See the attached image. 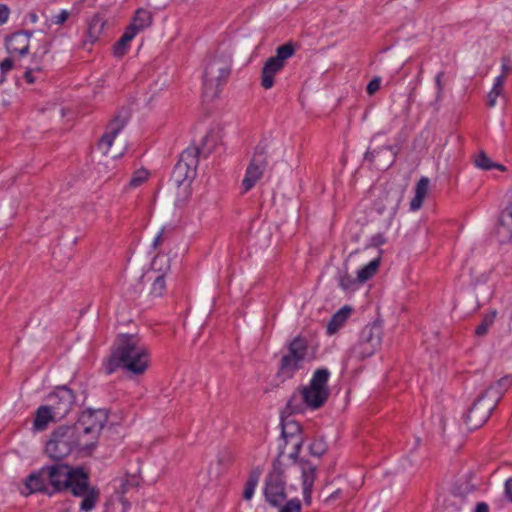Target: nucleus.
<instances>
[{
    "label": "nucleus",
    "instance_id": "f257e3e1",
    "mask_svg": "<svg viewBox=\"0 0 512 512\" xmlns=\"http://www.w3.org/2000/svg\"><path fill=\"white\" fill-rule=\"evenodd\" d=\"M50 487L49 496L70 489L74 496L82 497L80 510H93L99 500V490L89 485L88 473L82 467L67 464L46 465L45 471Z\"/></svg>",
    "mask_w": 512,
    "mask_h": 512
},
{
    "label": "nucleus",
    "instance_id": "f03ea898",
    "mask_svg": "<svg viewBox=\"0 0 512 512\" xmlns=\"http://www.w3.org/2000/svg\"><path fill=\"white\" fill-rule=\"evenodd\" d=\"M329 377L330 371L327 368L315 370L309 384L299 388L289 398L286 405L289 413H303L307 408L316 410L322 407L330 395Z\"/></svg>",
    "mask_w": 512,
    "mask_h": 512
},
{
    "label": "nucleus",
    "instance_id": "7ed1b4c3",
    "mask_svg": "<svg viewBox=\"0 0 512 512\" xmlns=\"http://www.w3.org/2000/svg\"><path fill=\"white\" fill-rule=\"evenodd\" d=\"M111 362L135 375L143 374L150 362L147 348L133 335L119 337Z\"/></svg>",
    "mask_w": 512,
    "mask_h": 512
},
{
    "label": "nucleus",
    "instance_id": "20e7f679",
    "mask_svg": "<svg viewBox=\"0 0 512 512\" xmlns=\"http://www.w3.org/2000/svg\"><path fill=\"white\" fill-rule=\"evenodd\" d=\"M215 144L216 139L213 131H207L205 135L201 136L199 145L188 147L181 153L172 173V179L176 185L180 186L185 182H191L195 178L200 151L209 153L213 150Z\"/></svg>",
    "mask_w": 512,
    "mask_h": 512
},
{
    "label": "nucleus",
    "instance_id": "39448f33",
    "mask_svg": "<svg viewBox=\"0 0 512 512\" xmlns=\"http://www.w3.org/2000/svg\"><path fill=\"white\" fill-rule=\"evenodd\" d=\"M91 450L74 426H61L54 430L46 443L45 452L53 460L60 461L69 455Z\"/></svg>",
    "mask_w": 512,
    "mask_h": 512
},
{
    "label": "nucleus",
    "instance_id": "423d86ee",
    "mask_svg": "<svg viewBox=\"0 0 512 512\" xmlns=\"http://www.w3.org/2000/svg\"><path fill=\"white\" fill-rule=\"evenodd\" d=\"M231 53L227 50L217 51L206 61L203 73L204 95L208 98L218 96L219 87L231 73Z\"/></svg>",
    "mask_w": 512,
    "mask_h": 512
},
{
    "label": "nucleus",
    "instance_id": "0eeeda50",
    "mask_svg": "<svg viewBox=\"0 0 512 512\" xmlns=\"http://www.w3.org/2000/svg\"><path fill=\"white\" fill-rule=\"evenodd\" d=\"M313 358L314 354L310 352L307 339L298 335L288 342L287 352L282 355L279 362L278 375L291 379L297 371L303 369L306 362Z\"/></svg>",
    "mask_w": 512,
    "mask_h": 512
},
{
    "label": "nucleus",
    "instance_id": "6e6552de",
    "mask_svg": "<svg viewBox=\"0 0 512 512\" xmlns=\"http://www.w3.org/2000/svg\"><path fill=\"white\" fill-rule=\"evenodd\" d=\"M108 420L107 412L103 409L83 411L78 421L73 425L79 435L92 449L100 435L101 430Z\"/></svg>",
    "mask_w": 512,
    "mask_h": 512
},
{
    "label": "nucleus",
    "instance_id": "1a4fd4ad",
    "mask_svg": "<svg viewBox=\"0 0 512 512\" xmlns=\"http://www.w3.org/2000/svg\"><path fill=\"white\" fill-rule=\"evenodd\" d=\"M295 51V45L288 42L279 46L276 54L266 60L261 72V85L264 89L273 87L275 75L285 67L287 60L295 54Z\"/></svg>",
    "mask_w": 512,
    "mask_h": 512
},
{
    "label": "nucleus",
    "instance_id": "9d476101",
    "mask_svg": "<svg viewBox=\"0 0 512 512\" xmlns=\"http://www.w3.org/2000/svg\"><path fill=\"white\" fill-rule=\"evenodd\" d=\"M382 328L379 324L366 325L360 332L359 340L352 348V354L357 359L371 357L380 348L382 343Z\"/></svg>",
    "mask_w": 512,
    "mask_h": 512
},
{
    "label": "nucleus",
    "instance_id": "9b49d317",
    "mask_svg": "<svg viewBox=\"0 0 512 512\" xmlns=\"http://www.w3.org/2000/svg\"><path fill=\"white\" fill-rule=\"evenodd\" d=\"M266 146H257L242 181L243 192L251 190L262 177L267 165Z\"/></svg>",
    "mask_w": 512,
    "mask_h": 512
},
{
    "label": "nucleus",
    "instance_id": "f8f14e48",
    "mask_svg": "<svg viewBox=\"0 0 512 512\" xmlns=\"http://www.w3.org/2000/svg\"><path fill=\"white\" fill-rule=\"evenodd\" d=\"M496 408L494 401L481 394L465 415L464 421L469 430L481 427L490 417L491 412Z\"/></svg>",
    "mask_w": 512,
    "mask_h": 512
},
{
    "label": "nucleus",
    "instance_id": "ddd939ff",
    "mask_svg": "<svg viewBox=\"0 0 512 512\" xmlns=\"http://www.w3.org/2000/svg\"><path fill=\"white\" fill-rule=\"evenodd\" d=\"M47 405L57 418H65L75 405V396L66 386L58 387L47 397Z\"/></svg>",
    "mask_w": 512,
    "mask_h": 512
},
{
    "label": "nucleus",
    "instance_id": "4468645a",
    "mask_svg": "<svg viewBox=\"0 0 512 512\" xmlns=\"http://www.w3.org/2000/svg\"><path fill=\"white\" fill-rule=\"evenodd\" d=\"M264 494L272 506H280L286 499L285 481L280 469L274 468L267 476Z\"/></svg>",
    "mask_w": 512,
    "mask_h": 512
},
{
    "label": "nucleus",
    "instance_id": "2eb2a0df",
    "mask_svg": "<svg viewBox=\"0 0 512 512\" xmlns=\"http://www.w3.org/2000/svg\"><path fill=\"white\" fill-rule=\"evenodd\" d=\"M396 149L392 146H385L379 149H372L366 153V160H369L376 169L386 170L394 162Z\"/></svg>",
    "mask_w": 512,
    "mask_h": 512
},
{
    "label": "nucleus",
    "instance_id": "dca6fc26",
    "mask_svg": "<svg viewBox=\"0 0 512 512\" xmlns=\"http://www.w3.org/2000/svg\"><path fill=\"white\" fill-rule=\"evenodd\" d=\"M302 476L303 499L306 505L312 502V491L316 478V466L309 463L307 460H299Z\"/></svg>",
    "mask_w": 512,
    "mask_h": 512
},
{
    "label": "nucleus",
    "instance_id": "f3484780",
    "mask_svg": "<svg viewBox=\"0 0 512 512\" xmlns=\"http://www.w3.org/2000/svg\"><path fill=\"white\" fill-rule=\"evenodd\" d=\"M31 33L16 32L6 40V49L12 56L20 57L27 55Z\"/></svg>",
    "mask_w": 512,
    "mask_h": 512
},
{
    "label": "nucleus",
    "instance_id": "a211bd4d",
    "mask_svg": "<svg viewBox=\"0 0 512 512\" xmlns=\"http://www.w3.org/2000/svg\"><path fill=\"white\" fill-rule=\"evenodd\" d=\"M282 436L286 439L287 442H292L294 450L290 453V457L297 459L303 444L300 425L294 421L284 423L282 425Z\"/></svg>",
    "mask_w": 512,
    "mask_h": 512
},
{
    "label": "nucleus",
    "instance_id": "6ab92c4d",
    "mask_svg": "<svg viewBox=\"0 0 512 512\" xmlns=\"http://www.w3.org/2000/svg\"><path fill=\"white\" fill-rule=\"evenodd\" d=\"M45 466L39 469L36 472L31 473L25 481L26 489H28L29 493H45L48 495L50 492V487L48 483V477H46Z\"/></svg>",
    "mask_w": 512,
    "mask_h": 512
},
{
    "label": "nucleus",
    "instance_id": "aec40b11",
    "mask_svg": "<svg viewBox=\"0 0 512 512\" xmlns=\"http://www.w3.org/2000/svg\"><path fill=\"white\" fill-rule=\"evenodd\" d=\"M153 22V15L149 10L139 8L136 10L131 24L128 26L130 30L138 34L144 29L149 28Z\"/></svg>",
    "mask_w": 512,
    "mask_h": 512
},
{
    "label": "nucleus",
    "instance_id": "412c9836",
    "mask_svg": "<svg viewBox=\"0 0 512 512\" xmlns=\"http://www.w3.org/2000/svg\"><path fill=\"white\" fill-rule=\"evenodd\" d=\"M511 383L512 379L509 376L502 377L495 384L488 387V389L482 394L485 395L489 401H494V404L497 406Z\"/></svg>",
    "mask_w": 512,
    "mask_h": 512
},
{
    "label": "nucleus",
    "instance_id": "4be33fe9",
    "mask_svg": "<svg viewBox=\"0 0 512 512\" xmlns=\"http://www.w3.org/2000/svg\"><path fill=\"white\" fill-rule=\"evenodd\" d=\"M60 421L59 418L52 412L50 407L46 405L40 406L35 413L34 429L37 431H43L47 428L50 422Z\"/></svg>",
    "mask_w": 512,
    "mask_h": 512
},
{
    "label": "nucleus",
    "instance_id": "5701e85b",
    "mask_svg": "<svg viewBox=\"0 0 512 512\" xmlns=\"http://www.w3.org/2000/svg\"><path fill=\"white\" fill-rule=\"evenodd\" d=\"M430 180L427 177H421L415 186V195L410 202V209L412 211L419 210L423 201L428 193Z\"/></svg>",
    "mask_w": 512,
    "mask_h": 512
},
{
    "label": "nucleus",
    "instance_id": "b1692460",
    "mask_svg": "<svg viewBox=\"0 0 512 512\" xmlns=\"http://www.w3.org/2000/svg\"><path fill=\"white\" fill-rule=\"evenodd\" d=\"M352 309L348 306L342 307L338 312H336L327 325V333L332 335L336 333L347 321L350 316Z\"/></svg>",
    "mask_w": 512,
    "mask_h": 512
},
{
    "label": "nucleus",
    "instance_id": "393cba45",
    "mask_svg": "<svg viewBox=\"0 0 512 512\" xmlns=\"http://www.w3.org/2000/svg\"><path fill=\"white\" fill-rule=\"evenodd\" d=\"M381 261V250L378 251V255L372 259L367 265L363 266L357 272L358 282L361 284L371 279L377 272Z\"/></svg>",
    "mask_w": 512,
    "mask_h": 512
},
{
    "label": "nucleus",
    "instance_id": "a878e982",
    "mask_svg": "<svg viewBox=\"0 0 512 512\" xmlns=\"http://www.w3.org/2000/svg\"><path fill=\"white\" fill-rule=\"evenodd\" d=\"M136 35H137L136 33H134L132 30H130L127 27L124 34L121 36V38L116 42V44L113 47L114 56L117 58L123 57L127 53L128 49L130 47V42L134 39V37Z\"/></svg>",
    "mask_w": 512,
    "mask_h": 512
},
{
    "label": "nucleus",
    "instance_id": "bb28decb",
    "mask_svg": "<svg viewBox=\"0 0 512 512\" xmlns=\"http://www.w3.org/2000/svg\"><path fill=\"white\" fill-rule=\"evenodd\" d=\"M338 285L344 291H354L357 289L358 285L361 283L358 282V277L353 278L347 271V269L339 270L337 275Z\"/></svg>",
    "mask_w": 512,
    "mask_h": 512
},
{
    "label": "nucleus",
    "instance_id": "cd10ccee",
    "mask_svg": "<svg viewBox=\"0 0 512 512\" xmlns=\"http://www.w3.org/2000/svg\"><path fill=\"white\" fill-rule=\"evenodd\" d=\"M496 316L497 311L495 309L485 314L482 318L481 323L475 329V335H477L478 337L485 336L488 333L490 327L493 326Z\"/></svg>",
    "mask_w": 512,
    "mask_h": 512
},
{
    "label": "nucleus",
    "instance_id": "c85d7f7f",
    "mask_svg": "<svg viewBox=\"0 0 512 512\" xmlns=\"http://www.w3.org/2000/svg\"><path fill=\"white\" fill-rule=\"evenodd\" d=\"M403 196V191L401 189L392 190L386 192L385 194V203L383 204V209H387L390 211H396L399 207Z\"/></svg>",
    "mask_w": 512,
    "mask_h": 512
},
{
    "label": "nucleus",
    "instance_id": "c756f323",
    "mask_svg": "<svg viewBox=\"0 0 512 512\" xmlns=\"http://www.w3.org/2000/svg\"><path fill=\"white\" fill-rule=\"evenodd\" d=\"M119 131L120 130H110L101 136L98 141V148L103 154H107L110 151L114 141L118 137Z\"/></svg>",
    "mask_w": 512,
    "mask_h": 512
},
{
    "label": "nucleus",
    "instance_id": "7c9ffc66",
    "mask_svg": "<svg viewBox=\"0 0 512 512\" xmlns=\"http://www.w3.org/2000/svg\"><path fill=\"white\" fill-rule=\"evenodd\" d=\"M131 116L130 109L128 108H121L119 109L116 114L113 116V118L110 120L109 126L110 128H123L125 125L128 124V120Z\"/></svg>",
    "mask_w": 512,
    "mask_h": 512
},
{
    "label": "nucleus",
    "instance_id": "2f4dec72",
    "mask_svg": "<svg viewBox=\"0 0 512 512\" xmlns=\"http://www.w3.org/2000/svg\"><path fill=\"white\" fill-rule=\"evenodd\" d=\"M140 483V477L137 474H126L120 480V485L117 488L118 492L123 494L129 492L130 490L136 488Z\"/></svg>",
    "mask_w": 512,
    "mask_h": 512
},
{
    "label": "nucleus",
    "instance_id": "473e14b6",
    "mask_svg": "<svg viewBox=\"0 0 512 512\" xmlns=\"http://www.w3.org/2000/svg\"><path fill=\"white\" fill-rule=\"evenodd\" d=\"M475 165L482 170H491L493 168L501 171L505 170V167L501 164L494 163L484 152H480L474 161Z\"/></svg>",
    "mask_w": 512,
    "mask_h": 512
},
{
    "label": "nucleus",
    "instance_id": "72a5a7b5",
    "mask_svg": "<svg viewBox=\"0 0 512 512\" xmlns=\"http://www.w3.org/2000/svg\"><path fill=\"white\" fill-rule=\"evenodd\" d=\"M259 481V474L256 472H252L249 475V478L247 482L245 483L244 491H243V498L245 500H251L253 497V494L255 492V488Z\"/></svg>",
    "mask_w": 512,
    "mask_h": 512
},
{
    "label": "nucleus",
    "instance_id": "f704fd0d",
    "mask_svg": "<svg viewBox=\"0 0 512 512\" xmlns=\"http://www.w3.org/2000/svg\"><path fill=\"white\" fill-rule=\"evenodd\" d=\"M166 291V281L164 277V273L158 274L155 276L152 286H151V295L154 297H161L164 295Z\"/></svg>",
    "mask_w": 512,
    "mask_h": 512
},
{
    "label": "nucleus",
    "instance_id": "c9c22d12",
    "mask_svg": "<svg viewBox=\"0 0 512 512\" xmlns=\"http://www.w3.org/2000/svg\"><path fill=\"white\" fill-rule=\"evenodd\" d=\"M444 75H445V72L444 71H440L435 76L436 93H435L434 100L432 102H430V104L432 106H434V107H437L439 105V103L441 102L442 97H443V92H444L443 78H444Z\"/></svg>",
    "mask_w": 512,
    "mask_h": 512
},
{
    "label": "nucleus",
    "instance_id": "e433bc0d",
    "mask_svg": "<svg viewBox=\"0 0 512 512\" xmlns=\"http://www.w3.org/2000/svg\"><path fill=\"white\" fill-rule=\"evenodd\" d=\"M310 454L315 457H321L327 451V445L323 439H315L309 446Z\"/></svg>",
    "mask_w": 512,
    "mask_h": 512
},
{
    "label": "nucleus",
    "instance_id": "4c0bfd02",
    "mask_svg": "<svg viewBox=\"0 0 512 512\" xmlns=\"http://www.w3.org/2000/svg\"><path fill=\"white\" fill-rule=\"evenodd\" d=\"M103 27V23L99 19H93L89 24L88 37L89 41L93 43L98 38V35Z\"/></svg>",
    "mask_w": 512,
    "mask_h": 512
},
{
    "label": "nucleus",
    "instance_id": "58836bf2",
    "mask_svg": "<svg viewBox=\"0 0 512 512\" xmlns=\"http://www.w3.org/2000/svg\"><path fill=\"white\" fill-rule=\"evenodd\" d=\"M280 512H301V504L298 499L288 501L280 510Z\"/></svg>",
    "mask_w": 512,
    "mask_h": 512
},
{
    "label": "nucleus",
    "instance_id": "ea45409f",
    "mask_svg": "<svg viewBox=\"0 0 512 512\" xmlns=\"http://www.w3.org/2000/svg\"><path fill=\"white\" fill-rule=\"evenodd\" d=\"M147 179L146 171H138L130 180V186L137 187Z\"/></svg>",
    "mask_w": 512,
    "mask_h": 512
},
{
    "label": "nucleus",
    "instance_id": "a19ab883",
    "mask_svg": "<svg viewBox=\"0 0 512 512\" xmlns=\"http://www.w3.org/2000/svg\"><path fill=\"white\" fill-rule=\"evenodd\" d=\"M380 86H381V79L379 77L373 78L367 85V88H366L367 93L369 95H373L380 89Z\"/></svg>",
    "mask_w": 512,
    "mask_h": 512
},
{
    "label": "nucleus",
    "instance_id": "79ce46f5",
    "mask_svg": "<svg viewBox=\"0 0 512 512\" xmlns=\"http://www.w3.org/2000/svg\"><path fill=\"white\" fill-rule=\"evenodd\" d=\"M13 67V60L12 58H5L3 61L0 62V70L2 75L10 71ZM4 81V76L1 77L0 82Z\"/></svg>",
    "mask_w": 512,
    "mask_h": 512
},
{
    "label": "nucleus",
    "instance_id": "37998d69",
    "mask_svg": "<svg viewBox=\"0 0 512 512\" xmlns=\"http://www.w3.org/2000/svg\"><path fill=\"white\" fill-rule=\"evenodd\" d=\"M69 16H70V13L67 10H61L60 13L53 16L52 21L55 24L62 25L67 21Z\"/></svg>",
    "mask_w": 512,
    "mask_h": 512
},
{
    "label": "nucleus",
    "instance_id": "c03bdc74",
    "mask_svg": "<svg viewBox=\"0 0 512 512\" xmlns=\"http://www.w3.org/2000/svg\"><path fill=\"white\" fill-rule=\"evenodd\" d=\"M10 16V9L6 4H0V26L4 25Z\"/></svg>",
    "mask_w": 512,
    "mask_h": 512
},
{
    "label": "nucleus",
    "instance_id": "a18cd8bd",
    "mask_svg": "<svg viewBox=\"0 0 512 512\" xmlns=\"http://www.w3.org/2000/svg\"><path fill=\"white\" fill-rule=\"evenodd\" d=\"M385 242H386L385 236L383 234H381V233H378V234L372 236L371 241H370V245L372 247H380Z\"/></svg>",
    "mask_w": 512,
    "mask_h": 512
},
{
    "label": "nucleus",
    "instance_id": "49530a36",
    "mask_svg": "<svg viewBox=\"0 0 512 512\" xmlns=\"http://www.w3.org/2000/svg\"><path fill=\"white\" fill-rule=\"evenodd\" d=\"M34 71H41L39 66H35L34 68H28L25 71L24 78L29 84H33L35 82V78L33 77Z\"/></svg>",
    "mask_w": 512,
    "mask_h": 512
},
{
    "label": "nucleus",
    "instance_id": "de8ad7c7",
    "mask_svg": "<svg viewBox=\"0 0 512 512\" xmlns=\"http://www.w3.org/2000/svg\"><path fill=\"white\" fill-rule=\"evenodd\" d=\"M504 81H505V74H501L498 77H496L492 90L501 93L502 89H503Z\"/></svg>",
    "mask_w": 512,
    "mask_h": 512
},
{
    "label": "nucleus",
    "instance_id": "09e8293b",
    "mask_svg": "<svg viewBox=\"0 0 512 512\" xmlns=\"http://www.w3.org/2000/svg\"><path fill=\"white\" fill-rule=\"evenodd\" d=\"M163 261H165V263H166V270H168V269L170 268L168 259H167L165 256H160V255H157V256L153 259V261H152V268H153L154 270H156V269H157V267H158V264H159V263H161V262H163Z\"/></svg>",
    "mask_w": 512,
    "mask_h": 512
},
{
    "label": "nucleus",
    "instance_id": "8fccbe9b",
    "mask_svg": "<svg viewBox=\"0 0 512 512\" xmlns=\"http://www.w3.org/2000/svg\"><path fill=\"white\" fill-rule=\"evenodd\" d=\"M501 93L497 92V91H494V90H491L488 94V105L490 107H493L495 106L496 104V100H497V97L500 95Z\"/></svg>",
    "mask_w": 512,
    "mask_h": 512
},
{
    "label": "nucleus",
    "instance_id": "3c124183",
    "mask_svg": "<svg viewBox=\"0 0 512 512\" xmlns=\"http://www.w3.org/2000/svg\"><path fill=\"white\" fill-rule=\"evenodd\" d=\"M163 235H164V230L162 229L153 240L152 247L154 249H157L162 244Z\"/></svg>",
    "mask_w": 512,
    "mask_h": 512
},
{
    "label": "nucleus",
    "instance_id": "603ef678",
    "mask_svg": "<svg viewBox=\"0 0 512 512\" xmlns=\"http://www.w3.org/2000/svg\"><path fill=\"white\" fill-rule=\"evenodd\" d=\"M505 493L508 499L512 501V478L508 479L505 483Z\"/></svg>",
    "mask_w": 512,
    "mask_h": 512
},
{
    "label": "nucleus",
    "instance_id": "864d4df0",
    "mask_svg": "<svg viewBox=\"0 0 512 512\" xmlns=\"http://www.w3.org/2000/svg\"><path fill=\"white\" fill-rule=\"evenodd\" d=\"M475 512H489V507L486 503L479 502L476 505Z\"/></svg>",
    "mask_w": 512,
    "mask_h": 512
},
{
    "label": "nucleus",
    "instance_id": "5fc2aeb1",
    "mask_svg": "<svg viewBox=\"0 0 512 512\" xmlns=\"http://www.w3.org/2000/svg\"><path fill=\"white\" fill-rule=\"evenodd\" d=\"M340 493H341V490H340V489H338V490L334 491V492H333L329 497H327V498L325 499V501H326V502H328V501H331V500L337 499Z\"/></svg>",
    "mask_w": 512,
    "mask_h": 512
},
{
    "label": "nucleus",
    "instance_id": "6e6d98bb",
    "mask_svg": "<svg viewBox=\"0 0 512 512\" xmlns=\"http://www.w3.org/2000/svg\"><path fill=\"white\" fill-rule=\"evenodd\" d=\"M383 137H384V133H383V132L377 133V134L374 136V138H373V142H374V141H380Z\"/></svg>",
    "mask_w": 512,
    "mask_h": 512
},
{
    "label": "nucleus",
    "instance_id": "4d7b16f0",
    "mask_svg": "<svg viewBox=\"0 0 512 512\" xmlns=\"http://www.w3.org/2000/svg\"><path fill=\"white\" fill-rule=\"evenodd\" d=\"M31 20H32V22H36L37 16L35 14H31Z\"/></svg>",
    "mask_w": 512,
    "mask_h": 512
},
{
    "label": "nucleus",
    "instance_id": "13d9d810",
    "mask_svg": "<svg viewBox=\"0 0 512 512\" xmlns=\"http://www.w3.org/2000/svg\"><path fill=\"white\" fill-rule=\"evenodd\" d=\"M502 68H503V73H502V74H505V75H506V74H507V72H508V68H507V66L503 65V67H502Z\"/></svg>",
    "mask_w": 512,
    "mask_h": 512
},
{
    "label": "nucleus",
    "instance_id": "bf43d9fd",
    "mask_svg": "<svg viewBox=\"0 0 512 512\" xmlns=\"http://www.w3.org/2000/svg\"><path fill=\"white\" fill-rule=\"evenodd\" d=\"M228 455V458H227V462H230L231 461V456L227 453Z\"/></svg>",
    "mask_w": 512,
    "mask_h": 512
}]
</instances>
